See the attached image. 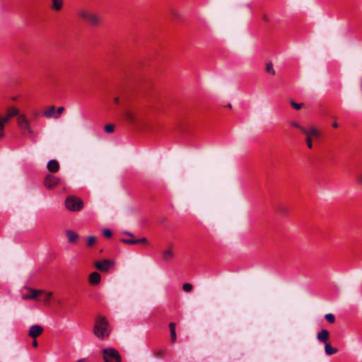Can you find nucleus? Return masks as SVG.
I'll use <instances>...</instances> for the list:
<instances>
[{
	"mask_svg": "<svg viewBox=\"0 0 362 362\" xmlns=\"http://www.w3.org/2000/svg\"><path fill=\"white\" fill-rule=\"evenodd\" d=\"M93 331L95 336L100 339H105L109 337L111 329L105 316L100 315L95 318Z\"/></svg>",
	"mask_w": 362,
	"mask_h": 362,
	"instance_id": "1",
	"label": "nucleus"
},
{
	"mask_svg": "<svg viewBox=\"0 0 362 362\" xmlns=\"http://www.w3.org/2000/svg\"><path fill=\"white\" fill-rule=\"evenodd\" d=\"M65 206L71 211H79L83 207V202L78 197L69 196L65 200Z\"/></svg>",
	"mask_w": 362,
	"mask_h": 362,
	"instance_id": "2",
	"label": "nucleus"
},
{
	"mask_svg": "<svg viewBox=\"0 0 362 362\" xmlns=\"http://www.w3.org/2000/svg\"><path fill=\"white\" fill-rule=\"evenodd\" d=\"M105 362H121L119 352L114 348L110 347L102 350Z\"/></svg>",
	"mask_w": 362,
	"mask_h": 362,
	"instance_id": "3",
	"label": "nucleus"
},
{
	"mask_svg": "<svg viewBox=\"0 0 362 362\" xmlns=\"http://www.w3.org/2000/svg\"><path fill=\"white\" fill-rule=\"evenodd\" d=\"M17 123L23 134L26 132L30 135L33 134V131L30 127V123L24 115H19L18 116Z\"/></svg>",
	"mask_w": 362,
	"mask_h": 362,
	"instance_id": "4",
	"label": "nucleus"
},
{
	"mask_svg": "<svg viewBox=\"0 0 362 362\" xmlns=\"http://www.w3.org/2000/svg\"><path fill=\"white\" fill-rule=\"evenodd\" d=\"M114 265V262L109 259H103V261L95 262L94 263L95 267L102 272H106Z\"/></svg>",
	"mask_w": 362,
	"mask_h": 362,
	"instance_id": "5",
	"label": "nucleus"
},
{
	"mask_svg": "<svg viewBox=\"0 0 362 362\" xmlns=\"http://www.w3.org/2000/svg\"><path fill=\"white\" fill-rule=\"evenodd\" d=\"M175 257V254L173 250V246H170L168 249L163 250L161 252L162 261L164 263H170Z\"/></svg>",
	"mask_w": 362,
	"mask_h": 362,
	"instance_id": "6",
	"label": "nucleus"
},
{
	"mask_svg": "<svg viewBox=\"0 0 362 362\" xmlns=\"http://www.w3.org/2000/svg\"><path fill=\"white\" fill-rule=\"evenodd\" d=\"M60 182V179L56 176L48 175L45 179V185L47 189H52Z\"/></svg>",
	"mask_w": 362,
	"mask_h": 362,
	"instance_id": "7",
	"label": "nucleus"
},
{
	"mask_svg": "<svg viewBox=\"0 0 362 362\" xmlns=\"http://www.w3.org/2000/svg\"><path fill=\"white\" fill-rule=\"evenodd\" d=\"M19 113V111L15 107H9L8 109H7V112H6V115L4 116V117H1V119H2V121L4 124V125L6 124H7L8 122H9L10 119L15 117V116H18Z\"/></svg>",
	"mask_w": 362,
	"mask_h": 362,
	"instance_id": "8",
	"label": "nucleus"
},
{
	"mask_svg": "<svg viewBox=\"0 0 362 362\" xmlns=\"http://www.w3.org/2000/svg\"><path fill=\"white\" fill-rule=\"evenodd\" d=\"M28 291L30 292L29 294H23L22 296V298L23 300H29V299L36 300V299H37L38 295L42 294L43 293H45L44 290H37V289H34V288H29Z\"/></svg>",
	"mask_w": 362,
	"mask_h": 362,
	"instance_id": "9",
	"label": "nucleus"
},
{
	"mask_svg": "<svg viewBox=\"0 0 362 362\" xmlns=\"http://www.w3.org/2000/svg\"><path fill=\"white\" fill-rule=\"evenodd\" d=\"M67 238V242L69 244H76L79 240V235L72 230H67L65 231Z\"/></svg>",
	"mask_w": 362,
	"mask_h": 362,
	"instance_id": "10",
	"label": "nucleus"
},
{
	"mask_svg": "<svg viewBox=\"0 0 362 362\" xmlns=\"http://www.w3.org/2000/svg\"><path fill=\"white\" fill-rule=\"evenodd\" d=\"M43 332V328L42 326L35 325H33L30 327L28 336L31 338L35 339L42 334Z\"/></svg>",
	"mask_w": 362,
	"mask_h": 362,
	"instance_id": "11",
	"label": "nucleus"
},
{
	"mask_svg": "<svg viewBox=\"0 0 362 362\" xmlns=\"http://www.w3.org/2000/svg\"><path fill=\"white\" fill-rule=\"evenodd\" d=\"M64 6V0H51L49 8L52 11L59 12Z\"/></svg>",
	"mask_w": 362,
	"mask_h": 362,
	"instance_id": "12",
	"label": "nucleus"
},
{
	"mask_svg": "<svg viewBox=\"0 0 362 362\" xmlns=\"http://www.w3.org/2000/svg\"><path fill=\"white\" fill-rule=\"evenodd\" d=\"M329 337V332L327 329H322L320 332L317 333V339L320 342H323L325 344L328 343V339Z\"/></svg>",
	"mask_w": 362,
	"mask_h": 362,
	"instance_id": "13",
	"label": "nucleus"
},
{
	"mask_svg": "<svg viewBox=\"0 0 362 362\" xmlns=\"http://www.w3.org/2000/svg\"><path fill=\"white\" fill-rule=\"evenodd\" d=\"M302 133L308 136L318 137L320 136V132L313 126L310 127L309 129L304 128L302 129Z\"/></svg>",
	"mask_w": 362,
	"mask_h": 362,
	"instance_id": "14",
	"label": "nucleus"
},
{
	"mask_svg": "<svg viewBox=\"0 0 362 362\" xmlns=\"http://www.w3.org/2000/svg\"><path fill=\"white\" fill-rule=\"evenodd\" d=\"M101 276L98 272H92L88 277L89 283L92 285H98L100 282Z\"/></svg>",
	"mask_w": 362,
	"mask_h": 362,
	"instance_id": "15",
	"label": "nucleus"
},
{
	"mask_svg": "<svg viewBox=\"0 0 362 362\" xmlns=\"http://www.w3.org/2000/svg\"><path fill=\"white\" fill-rule=\"evenodd\" d=\"M47 170L51 173L58 171L59 168V163L56 160H50L47 165Z\"/></svg>",
	"mask_w": 362,
	"mask_h": 362,
	"instance_id": "16",
	"label": "nucleus"
},
{
	"mask_svg": "<svg viewBox=\"0 0 362 362\" xmlns=\"http://www.w3.org/2000/svg\"><path fill=\"white\" fill-rule=\"evenodd\" d=\"M325 352L327 355H332L338 352L337 348L332 347V345L328 342L325 344Z\"/></svg>",
	"mask_w": 362,
	"mask_h": 362,
	"instance_id": "17",
	"label": "nucleus"
},
{
	"mask_svg": "<svg viewBox=\"0 0 362 362\" xmlns=\"http://www.w3.org/2000/svg\"><path fill=\"white\" fill-rule=\"evenodd\" d=\"M44 115L47 118H55L56 116V111H55V107L54 105L50 106L48 110H45L43 112Z\"/></svg>",
	"mask_w": 362,
	"mask_h": 362,
	"instance_id": "18",
	"label": "nucleus"
},
{
	"mask_svg": "<svg viewBox=\"0 0 362 362\" xmlns=\"http://www.w3.org/2000/svg\"><path fill=\"white\" fill-rule=\"evenodd\" d=\"M169 327L170 330V341L172 343H175L176 341L175 323L170 322Z\"/></svg>",
	"mask_w": 362,
	"mask_h": 362,
	"instance_id": "19",
	"label": "nucleus"
},
{
	"mask_svg": "<svg viewBox=\"0 0 362 362\" xmlns=\"http://www.w3.org/2000/svg\"><path fill=\"white\" fill-rule=\"evenodd\" d=\"M87 21L93 25H97L100 23V18L94 13H92L88 16Z\"/></svg>",
	"mask_w": 362,
	"mask_h": 362,
	"instance_id": "20",
	"label": "nucleus"
},
{
	"mask_svg": "<svg viewBox=\"0 0 362 362\" xmlns=\"http://www.w3.org/2000/svg\"><path fill=\"white\" fill-rule=\"evenodd\" d=\"M91 14V13L88 12L86 9L85 8H81L78 10V15L83 18V19H86L87 20L88 16Z\"/></svg>",
	"mask_w": 362,
	"mask_h": 362,
	"instance_id": "21",
	"label": "nucleus"
},
{
	"mask_svg": "<svg viewBox=\"0 0 362 362\" xmlns=\"http://www.w3.org/2000/svg\"><path fill=\"white\" fill-rule=\"evenodd\" d=\"M124 116L126 119L130 122H134L136 120L134 115L130 111H127L124 113Z\"/></svg>",
	"mask_w": 362,
	"mask_h": 362,
	"instance_id": "22",
	"label": "nucleus"
},
{
	"mask_svg": "<svg viewBox=\"0 0 362 362\" xmlns=\"http://www.w3.org/2000/svg\"><path fill=\"white\" fill-rule=\"evenodd\" d=\"M121 242L127 245H134L136 244V239H135L134 237L129 239L122 238L121 239Z\"/></svg>",
	"mask_w": 362,
	"mask_h": 362,
	"instance_id": "23",
	"label": "nucleus"
},
{
	"mask_svg": "<svg viewBox=\"0 0 362 362\" xmlns=\"http://www.w3.org/2000/svg\"><path fill=\"white\" fill-rule=\"evenodd\" d=\"M96 242V238L93 235L88 236L87 238V246L91 247L93 246Z\"/></svg>",
	"mask_w": 362,
	"mask_h": 362,
	"instance_id": "24",
	"label": "nucleus"
},
{
	"mask_svg": "<svg viewBox=\"0 0 362 362\" xmlns=\"http://www.w3.org/2000/svg\"><path fill=\"white\" fill-rule=\"evenodd\" d=\"M325 318L326 319V320L327 322H329V323H334V321H335V317L333 314L332 313H328V314H326L325 315Z\"/></svg>",
	"mask_w": 362,
	"mask_h": 362,
	"instance_id": "25",
	"label": "nucleus"
},
{
	"mask_svg": "<svg viewBox=\"0 0 362 362\" xmlns=\"http://www.w3.org/2000/svg\"><path fill=\"white\" fill-rule=\"evenodd\" d=\"M115 126L111 124H108L105 126V131L107 134H111L114 132Z\"/></svg>",
	"mask_w": 362,
	"mask_h": 362,
	"instance_id": "26",
	"label": "nucleus"
},
{
	"mask_svg": "<svg viewBox=\"0 0 362 362\" xmlns=\"http://www.w3.org/2000/svg\"><path fill=\"white\" fill-rule=\"evenodd\" d=\"M266 71L272 75L275 74V70L274 69L273 65L272 63H269L267 64Z\"/></svg>",
	"mask_w": 362,
	"mask_h": 362,
	"instance_id": "27",
	"label": "nucleus"
},
{
	"mask_svg": "<svg viewBox=\"0 0 362 362\" xmlns=\"http://www.w3.org/2000/svg\"><path fill=\"white\" fill-rule=\"evenodd\" d=\"M192 285L189 283H185L183 285H182V289L185 292H189L192 291Z\"/></svg>",
	"mask_w": 362,
	"mask_h": 362,
	"instance_id": "28",
	"label": "nucleus"
},
{
	"mask_svg": "<svg viewBox=\"0 0 362 362\" xmlns=\"http://www.w3.org/2000/svg\"><path fill=\"white\" fill-rule=\"evenodd\" d=\"M290 104L296 110H300L303 105V103H297L293 100L290 102Z\"/></svg>",
	"mask_w": 362,
	"mask_h": 362,
	"instance_id": "29",
	"label": "nucleus"
},
{
	"mask_svg": "<svg viewBox=\"0 0 362 362\" xmlns=\"http://www.w3.org/2000/svg\"><path fill=\"white\" fill-rule=\"evenodd\" d=\"M290 124H291V125L292 127H294L298 128V129L301 132H302V129H304V127H302V126H301L298 122H297L293 121V122H291Z\"/></svg>",
	"mask_w": 362,
	"mask_h": 362,
	"instance_id": "30",
	"label": "nucleus"
},
{
	"mask_svg": "<svg viewBox=\"0 0 362 362\" xmlns=\"http://www.w3.org/2000/svg\"><path fill=\"white\" fill-rule=\"evenodd\" d=\"M103 234L106 238H110L112 236V231L108 228H105L103 230Z\"/></svg>",
	"mask_w": 362,
	"mask_h": 362,
	"instance_id": "31",
	"label": "nucleus"
},
{
	"mask_svg": "<svg viewBox=\"0 0 362 362\" xmlns=\"http://www.w3.org/2000/svg\"><path fill=\"white\" fill-rule=\"evenodd\" d=\"M64 107H58L57 112H56V116L55 119H57L59 117L60 115L64 112Z\"/></svg>",
	"mask_w": 362,
	"mask_h": 362,
	"instance_id": "32",
	"label": "nucleus"
},
{
	"mask_svg": "<svg viewBox=\"0 0 362 362\" xmlns=\"http://www.w3.org/2000/svg\"><path fill=\"white\" fill-rule=\"evenodd\" d=\"M305 141H306L308 147L309 148H313V143H312L311 136H307V137L305 139Z\"/></svg>",
	"mask_w": 362,
	"mask_h": 362,
	"instance_id": "33",
	"label": "nucleus"
},
{
	"mask_svg": "<svg viewBox=\"0 0 362 362\" xmlns=\"http://www.w3.org/2000/svg\"><path fill=\"white\" fill-rule=\"evenodd\" d=\"M45 293V296H46V297H45V303H47V302L49 300L50 298L52 296V292H46V291H45V293Z\"/></svg>",
	"mask_w": 362,
	"mask_h": 362,
	"instance_id": "34",
	"label": "nucleus"
},
{
	"mask_svg": "<svg viewBox=\"0 0 362 362\" xmlns=\"http://www.w3.org/2000/svg\"><path fill=\"white\" fill-rule=\"evenodd\" d=\"M137 243L147 244L148 243V240L146 238H140V239H136V244Z\"/></svg>",
	"mask_w": 362,
	"mask_h": 362,
	"instance_id": "35",
	"label": "nucleus"
},
{
	"mask_svg": "<svg viewBox=\"0 0 362 362\" xmlns=\"http://www.w3.org/2000/svg\"><path fill=\"white\" fill-rule=\"evenodd\" d=\"M262 20L265 22H269V17L268 16L267 14L266 13H264L262 16Z\"/></svg>",
	"mask_w": 362,
	"mask_h": 362,
	"instance_id": "36",
	"label": "nucleus"
},
{
	"mask_svg": "<svg viewBox=\"0 0 362 362\" xmlns=\"http://www.w3.org/2000/svg\"><path fill=\"white\" fill-rule=\"evenodd\" d=\"M245 8H247L250 11H252V3H247L245 5Z\"/></svg>",
	"mask_w": 362,
	"mask_h": 362,
	"instance_id": "37",
	"label": "nucleus"
},
{
	"mask_svg": "<svg viewBox=\"0 0 362 362\" xmlns=\"http://www.w3.org/2000/svg\"><path fill=\"white\" fill-rule=\"evenodd\" d=\"M5 125L2 121L1 117L0 116V130H4Z\"/></svg>",
	"mask_w": 362,
	"mask_h": 362,
	"instance_id": "38",
	"label": "nucleus"
},
{
	"mask_svg": "<svg viewBox=\"0 0 362 362\" xmlns=\"http://www.w3.org/2000/svg\"><path fill=\"white\" fill-rule=\"evenodd\" d=\"M124 233L125 235H129L130 238H134V235H133V233H132L131 232L125 231V232H124Z\"/></svg>",
	"mask_w": 362,
	"mask_h": 362,
	"instance_id": "39",
	"label": "nucleus"
},
{
	"mask_svg": "<svg viewBox=\"0 0 362 362\" xmlns=\"http://www.w3.org/2000/svg\"><path fill=\"white\" fill-rule=\"evenodd\" d=\"M156 354L157 356H163V352H162V351L159 350V351H157L156 352Z\"/></svg>",
	"mask_w": 362,
	"mask_h": 362,
	"instance_id": "40",
	"label": "nucleus"
},
{
	"mask_svg": "<svg viewBox=\"0 0 362 362\" xmlns=\"http://www.w3.org/2000/svg\"><path fill=\"white\" fill-rule=\"evenodd\" d=\"M4 136V130H0V139Z\"/></svg>",
	"mask_w": 362,
	"mask_h": 362,
	"instance_id": "41",
	"label": "nucleus"
},
{
	"mask_svg": "<svg viewBox=\"0 0 362 362\" xmlns=\"http://www.w3.org/2000/svg\"><path fill=\"white\" fill-rule=\"evenodd\" d=\"M33 344V346H34V347H37V341L36 340H34V341H33V344Z\"/></svg>",
	"mask_w": 362,
	"mask_h": 362,
	"instance_id": "42",
	"label": "nucleus"
},
{
	"mask_svg": "<svg viewBox=\"0 0 362 362\" xmlns=\"http://www.w3.org/2000/svg\"><path fill=\"white\" fill-rule=\"evenodd\" d=\"M114 101H115V103L118 104V103H119V98H118V97L115 98L114 99Z\"/></svg>",
	"mask_w": 362,
	"mask_h": 362,
	"instance_id": "43",
	"label": "nucleus"
},
{
	"mask_svg": "<svg viewBox=\"0 0 362 362\" xmlns=\"http://www.w3.org/2000/svg\"><path fill=\"white\" fill-rule=\"evenodd\" d=\"M332 126H333V127L337 128V127H338L339 125H338L337 122H334V123H333Z\"/></svg>",
	"mask_w": 362,
	"mask_h": 362,
	"instance_id": "44",
	"label": "nucleus"
},
{
	"mask_svg": "<svg viewBox=\"0 0 362 362\" xmlns=\"http://www.w3.org/2000/svg\"><path fill=\"white\" fill-rule=\"evenodd\" d=\"M7 81H16V78H8Z\"/></svg>",
	"mask_w": 362,
	"mask_h": 362,
	"instance_id": "45",
	"label": "nucleus"
},
{
	"mask_svg": "<svg viewBox=\"0 0 362 362\" xmlns=\"http://www.w3.org/2000/svg\"><path fill=\"white\" fill-rule=\"evenodd\" d=\"M359 181L361 184L362 185V174L359 176Z\"/></svg>",
	"mask_w": 362,
	"mask_h": 362,
	"instance_id": "46",
	"label": "nucleus"
},
{
	"mask_svg": "<svg viewBox=\"0 0 362 362\" xmlns=\"http://www.w3.org/2000/svg\"><path fill=\"white\" fill-rule=\"evenodd\" d=\"M76 362H83V360H78V361H76Z\"/></svg>",
	"mask_w": 362,
	"mask_h": 362,
	"instance_id": "47",
	"label": "nucleus"
}]
</instances>
